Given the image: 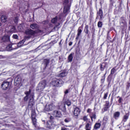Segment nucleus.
I'll return each instance as SVG.
<instances>
[{"instance_id": "ea45409f", "label": "nucleus", "mask_w": 130, "mask_h": 130, "mask_svg": "<svg viewBox=\"0 0 130 130\" xmlns=\"http://www.w3.org/2000/svg\"><path fill=\"white\" fill-rule=\"evenodd\" d=\"M13 38H14V39H18L19 36H18L17 35H14L13 36Z\"/></svg>"}, {"instance_id": "c9c22d12", "label": "nucleus", "mask_w": 130, "mask_h": 130, "mask_svg": "<svg viewBox=\"0 0 130 130\" xmlns=\"http://www.w3.org/2000/svg\"><path fill=\"white\" fill-rule=\"evenodd\" d=\"M82 120L84 121H88V116H84L82 118Z\"/></svg>"}, {"instance_id": "412c9836", "label": "nucleus", "mask_w": 130, "mask_h": 130, "mask_svg": "<svg viewBox=\"0 0 130 130\" xmlns=\"http://www.w3.org/2000/svg\"><path fill=\"white\" fill-rule=\"evenodd\" d=\"M107 65V63L106 62L103 63L102 64H101L100 69L101 71H104V69H105V67Z\"/></svg>"}, {"instance_id": "09e8293b", "label": "nucleus", "mask_w": 130, "mask_h": 130, "mask_svg": "<svg viewBox=\"0 0 130 130\" xmlns=\"http://www.w3.org/2000/svg\"><path fill=\"white\" fill-rule=\"evenodd\" d=\"M122 101V99H121V98H119V99L118 100V103H121Z\"/></svg>"}, {"instance_id": "13d9d810", "label": "nucleus", "mask_w": 130, "mask_h": 130, "mask_svg": "<svg viewBox=\"0 0 130 130\" xmlns=\"http://www.w3.org/2000/svg\"><path fill=\"white\" fill-rule=\"evenodd\" d=\"M49 26H50V27H51V25H49Z\"/></svg>"}, {"instance_id": "f704fd0d", "label": "nucleus", "mask_w": 130, "mask_h": 130, "mask_svg": "<svg viewBox=\"0 0 130 130\" xmlns=\"http://www.w3.org/2000/svg\"><path fill=\"white\" fill-rule=\"evenodd\" d=\"M115 72H116V70L115 69V68H113L111 70V75H113L114 73H115Z\"/></svg>"}, {"instance_id": "c03bdc74", "label": "nucleus", "mask_w": 130, "mask_h": 130, "mask_svg": "<svg viewBox=\"0 0 130 130\" xmlns=\"http://www.w3.org/2000/svg\"><path fill=\"white\" fill-rule=\"evenodd\" d=\"M108 96V93H105L104 96V99H107Z\"/></svg>"}, {"instance_id": "bf43d9fd", "label": "nucleus", "mask_w": 130, "mask_h": 130, "mask_svg": "<svg viewBox=\"0 0 130 130\" xmlns=\"http://www.w3.org/2000/svg\"><path fill=\"white\" fill-rule=\"evenodd\" d=\"M13 49H16V48H14Z\"/></svg>"}, {"instance_id": "b1692460", "label": "nucleus", "mask_w": 130, "mask_h": 130, "mask_svg": "<svg viewBox=\"0 0 130 130\" xmlns=\"http://www.w3.org/2000/svg\"><path fill=\"white\" fill-rule=\"evenodd\" d=\"M61 27V24L59 23H57L55 26L54 27V29L51 31L50 32H54V31H53L54 30V29H55V28H60Z\"/></svg>"}, {"instance_id": "7ed1b4c3", "label": "nucleus", "mask_w": 130, "mask_h": 130, "mask_svg": "<svg viewBox=\"0 0 130 130\" xmlns=\"http://www.w3.org/2000/svg\"><path fill=\"white\" fill-rule=\"evenodd\" d=\"M34 34H32V33L27 34V35L24 37V39L22 40L21 41L19 42L17 44V46H18V47H21V46H22V45H23V44L25 43V40H28L29 38H31V37L33 36Z\"/></svg>"}, {"instance_id": "ddd939ff", "label": "nucleus", "mask_w": 130, "mask_h": 130, "mask_svg": "<svg viewBox=\"0 0 130 130\" xmlns=\"http://www.w3.org/2000/svg\"><path fill=\"white\" fill-rule=\"evenodd\" d=\"M9 33H16V32H17V29H16V27L14 26H9Z\"/></svg>"}, {"instance_id": "4468645a", "label": "nucleus", "mask_w": 130, "mask_h": 130, "mask_svg": "<svg viewBox=\"0 0 130 130\" xmlns=\"http://www.w3.org/2000/svg\"><path fill=\"white\" fill-rule=\"evenodd\" d=\"M53 115L55 117H61V113L59 111H54L53 112Z\"/></svg>"}, {"instance_id": "6e6552de", "label": "nucleus", "mask_w": 130, "mask_h": 130, "mask_svg": "<svg viewBox=\"0 0 130 130\" xmlns=\"http://www.w3.org/2000/svg\"><path fill=\"white\" fill-rule=\"evenodd\" d=\"M56 126V124H54V122L52 121H48L47 123V126L48 128H50V129H52L54 128V127Z\"/></svg>"}, {"instance_id": "20e7f679", "label": "nucleus", "mask_w": 130, "mask_h": 130, "mask_svg": "<svg viewBox=\"0 0 130 130\" xmlns=\"http://www.w3.org/2000/svg\"><path fill=\"white\" fill-rule=\"evenodd\" d=\"M47 85V83H46V81L45 80H43L41 81L38 86L39 90H40L41 91H43L44 89H45V87H46Z\"/></svg>"}, {"instance_id": "4be33fe9", "label": "nucleus", "mask_w": 130, "mask_h": 130, "mask_svg": "<svg viewBox=\"0 0 130 130\" xmlns=\"http://www.w3.org/2000/svg\"><path fill=\"white\" fill-rule=\"evenodd\" d=\"M30 28L31 29H37L39 27L37 24L36 23H34L30 25Z\"/></svg>"}, {"instance_id": "6ab92c4d", "label": "nucleus", "mask_w": 130, "mask_h": 130, "mask_svg": "<svg viewBox=\"0 0 130 130\" xmlns=\"http://www.w3.org/2000/svg\"><path fill=\"white\" fill-rule=\"evenodd\" d=\"M74 54H75V53H71L69 56H68V60L69 62H72L73 61V55H74Z\"/></svg>"}, {"instance_id": "a19ab883", "label": "nucleus", "mask_w": 130, "mask_h": 130, "mask_svg": "<svg viewBox=\"0 0 130 130\" xmlns=\"http://www.w3.org/2000/svg\"><path fill=\"white\" fill-rule=\"evenodd\" d=\"M7 49H8V50L9 51H11V50H13V48L10 45V46H7Z\"/></svg>"}, {"instance_id": "4d7b16f0", "label": "nucleus", "mask_w": 130, "mask_h": 130, "mask_svg": "<svg viewBox=\"0 0 130 130\" xmlns=\"http://www.w3.org/2000/svg\"><path fill=\"white\" fill-rule=\"evenodd\" d=\"M86 130H91V129H85Z\"/></svg>"}, {"instance_id": "7c9ffc66", "label": "nucleus", "mask_w": 130, "mask_h": 130, "mask_svg": "<svg viewBox=\"0 0 130 130\" xmlns=\"http://www.w3.org/2000/svg\"><path fill=\"white\" fill-rule=\"evenodd\" d=\"M88 28H89V26L88 25H85L84 27V33H88Z\"/></svg>"}, {"instance_id": "3c124183", "label": "nucleus", "mask_w": 130, "mask_h": 130, "mask_svg": "<svg viewBox=\"0 0 130 130\" xmlns=\"http://www.w3.org/2000/svg\"><path fill=\"white\" fill-rule=\"evenodd\" d=\"M69 46H72L73 45V42H70L69 43Z\"/></svg>"}, {"instance_id": "de8ad7c7", "label": "nucleus", "mask_w": 130, "mask_h": 130, "mask_svg": "<svg viewBox=\"0 0 130 130\" xmlns=\"http://www.w3.org/2000/svg\"><path fill=\"white\" fill-rule=\"evenodd\" d=\"M104 120L105 121H108V118L107 117H105L104 118Z\"/></svg>"}, {"instance_id": "a878e982", "label": "nucleus", "mask_w": 130, "mask_h": 130, "mask_svg": "<svg viewBox=\"0 0 130 130\" xmlns=\"http://www.w3.org/2000/svg\"><path fill=\"white\" fill-rule=\"evenodd\" d=\"M44 63L46 64V67L49 63V59H45L44 60Z\"/></svg>"}, {"instance_id": "37998d69", "label": "nucleus", "mask_w": 130, "mask_h": 130, "mask_svg": "<svg viewBox=\"0 0 130 130\" xmlns=\"http://www.w3.org/2000/svg\"><path fill=\"white\" fill-rule=\"evenodd\" d=\"M48 20L44 21L42 22V24H44V25H47L48 24Z\"/></svg>"}, {"instance_id": "58836bf2", "label": "nucleus", "mask_w": 130, "mask_h": 130, "mask_svg": "<svg viewBox=\"0 0 130 130\" xmlns=\"http://www.w3.org/2000/svg\"><path fill=\"white\" fill-rule=\"evenodd\" d=\"M64 121L65 122H66L67 123H68L70 122V121H71V119H70V118H66V119H65L64 120Z\"/></svg>"}, {"instance_id": "2f4dec72", "label": "nucleus", "mask_w": 130, "mask_h": 130, "mask_svg": "<svg viewBox=\"0 0 130 130\" xmlns=\"http://www.w3.org/2000/svg\"><path fill=\"white\" fill-rule=\"evenodd\" d=\"M18 21H19V17L17 16L14 19V22L15 24H18Z\"/></svg>"}, {"instance_id": "f03ea898", "label": "nucleus", "mask_w": 130, "mask_h": 130, "mask_svg": "<svg viewBox=\"0 0 130 130\" xmlns=\"http://www.w3.org/2000/svg\"><path fill=\"white\" fill-rule=\"evenodd\" d=\"M63 81L58 78H54L51 82V85L53 87H61Z\"/></svg>"}, {"instance_id": "39448f33", "label": "nucleus", "mask_w": 130, "mask_h": 130, "mask_svg": "<svg viewBox=\"0 0 130 130\" xmlns=\"http://www.w3.org/2000/svg\"><path fill=\"white\" fill-rule=\"evenodd\" d=\"M54 108H55V106L53 105V104L51 103L46 105L45 110V111H51L53 110Z\"/></svg>"}, {"instance_id": "cd10ccee", "label": "nucleus", "mask_w": 130, "mask_h": 130, "mask_svg": "<svg viewBox=\"0 0 130 130\" xmlns=\"http://www.w3.org/2000/svg\"><path fill=\"white\" fill-rule=\"evenodd\" d=\"M25 33H34V31L31 28H28L26 30Z\"/></svg>"}, {"instance_id": "393cba45", "label": "nucleus", "mask_w": 130, "mask_h": 130, "mask_svg": "<svg viewBox=\"0 0 130 130\" xmlns=\"http://www.w3.org/2000/svg\"><path fill=\"white\" fill-rule=\"evenodd\" d=\"M67 75L68 73H67L66 72H63L59 75V77H61V78H62L63 77H66V76H67Z\"/></svg>"}, {"instance_id": "dca6fc26", "label": "nucleus", "mask_w": 130, "mask_h": 130, "mask_svg": "<svg viewBox=\"0 0 130 130\" xmlns=\"http://www.w3.org/2000/svg\"><path fill=\"white\" fill-rule=\"evenodd\" d=\"M119 116H120V112H116L114 113L113 117L115 119H118V118H119Z\"/></svg>"}, {"instance_id": "864d4df0", "label": "nucleus", "mask_w": 130, "mask_h": 130, "mask_svg": "<svg viewBox=\"0 0 130 130\" xmlns=\"http://www.w3.org/2000/svg\"><path fill=\"white\" fill-rule=\"evenodd\" d=\"M59 45H60V44H61V41H60V42L59 43Z\"/></svg>"}, {"instance_id": "c756f323", "label": "nucleus", "mask_w": 130, "mask_h": 130, "mask_svg": "<svg viewBox=\"0 0 130 130\" xmlns=\"http://www.w3.org/2000/svg\"><path fill=\"white\" fill-rule=\"evenodd\" d=\"M83 31V25H82L79 28H78V33H82Z\"/></svg>"}, {"instance_id": "5fc2aeb1", "label": "nucleus", "mask_w": 130, "mask_h": 130, "mask_svg": "<svg viewBox=\"0 0 130 130\" xmlns=\"http://www.w3.org/2000/svg\"><path fill=\"white\" fill-rule=\"evenodd\" d=\"M128 30H129V32H130V26H129Z\"/></svg>"}, {"instance_id": "9b49d317", "label": "nucleus", "mask_w": 130, "mask_h": 130, "mask_svg": "<svg viewBox=\"0 0 130 130\" xmlns=\"http://www.w3.org/2000/svg\"><path fill=\"white\" fill-rule=\"evenodd\" d=\"M120 24L121 27H123V28H126V21H125V20H124L123 18H122L121 19Z\"/></svg>"}, {"instance_id": "e433bc0d", "label": "nucleus", "mask_w": 130, "mask_h": 130, "mask_svg": "<svg viewBox=\"0 0 130 130\" xmlns=\"http://www.w3.org/2000/svg\"><path fill=\"white\" fill-rule=\"evenodd\" d=\"M90 118L91 120H93V119H96V114H93L92 116H90Z\"/></svg>"}, {"instance_id": "052dcab7", "label": "nucleus", "mask_w": 130, "mask_h": 130, "mask_svg": "<svg viewBox=\"0 0 130 130\" xmlns=\"http://www.w3.org/2000/svg\"><path fill=\"white\" fill-rule=\"evenodd\" d=\"M78 35H80V34H78Z\"/></svg>"}, {"instance_id": "2eb2a0df", "label": "nucleus", "mask_w": 130, "mask_h": 130, "mask_svg": "<svg viewBox=\"0 0 130 130\" xmlns=\"http://www.w3.org/2000/svg\"><path fill=\"white\" fill-rule=\"evenodd\" d=\"M110 108V105H109V102L106 101V104L105 105V107L104 108L105 111H107V110H108V109H109Z\"/></svg>"}, {"instance_id": "0eeeda50", "label": "nucleus", "mask_w": 130, "mask_h": 130, "mask_svg": "<svg viewBox=\"0 0 130 130\" xmlns=\"http://www.w3.org/2000/svg\"><path fill=\"white\" fill-rule=\"evenodd\" d=\"M1 86L3 90H8V89H9V87H10V82L4 81Z\"/></svg>"}, {"instance_id": "c85d7f7f", "label": "nucleus", "mask_w": 130, "mask_h": 130, "mask_svg": "<svg viewBox=\"0 0 130 130\" xmlns=\"http://www.w3.org/2000/svg\"><path fill=\"white\" fill-rule=\"evenodd\" d=\"M103 25V23L101 21H99L98 23V27L99 28H102V26Z\"/></svg>"}, {"instance_id": "5701e85b", "label": "nucleus", "mask_w": 130, "mask_h": 130, "mask_svg": "<svg viewBox=\"0 0 130 130\" xmlns=\"http://www.w3.org/2000/svg\"><path fill=\"white\" fill-rule=\"evenodd\" d=\"M100 126H101V124H100V123H96L94 126V129H98V128H100Z\"/></svg>"}, {"instance_id": "680f3d73", "label": "nucleus", "mask_w": 130, "mask_h": 130, "mask_svg": "<svg viewBox=\"0 0 130 130\" xmlns=\"http://www.w3.org/2000/svg\"><path fill=\"white\" fill-rule=\"evenodd\" d=\"M19 10H21V8H19Z\"/></svg>"}, {"instance_id": "1a4fd4ad", "label": "nucleus", "mask_w": 130, "mask_h": 130, "mask_svg": "<svg viewBox=\"0 0 130 130\" xmlns=\"http://www.w3.org/2000/svg\"><path fill=\"white\" fill-rule=\"evenodd\" d=\"M73 113L74 116L78 117L80 115V113H81V110L79 108L76 107L74 109Z\"/></svg>"}, {"instance_id": "473e14b6", "label": "nucleus", "mask_w": 130, "mask_h": 130, "mask_svg": "<svg viewBox=\"0 0 130 130\" xmlns=\"http://www.w3.org/2000/svg\"><path fill=\"white\" fill-rule=\"evenodd\" d=\"M64 108H66V105L63 103L61 104V106L59 107V109H64Z\"/></svg>"}, {"instance_id": "72a5a7b5", "label": "nucleus", "mask_w": 130, "mask_h": 130, "mask_svg": "<svg viewBox=\"0 0 130 130\" xmlns=\"http://www.w3.org/2000/svg\"><path fill=\"white\" fill-rule=\"evenodd\" d=\"M85 129H91V125H90L89 123L86 124Z\"/></svg>"}, {"instance_id": "f8f14e48", "label": "nucleus", "mask_w": 130, "mask_h": 130, "mask_svg": "<svg viewBox=\"0 0 130 130\" xmlns=\"http://www.w3.org/2000/svg\"><path fill=\"white\" fill-rule=\"evenodd\" d=\"M2 41L9 42L10 41V35H5L2 38Z\"/></svg>"}, {"instance_id": "8fccbe9b", "label": "nucleus", "mask_w": 130, "mask_h": 130, "mask_svg": "<svg viewBox=\"0 0 130 130\" xmlns=\"http://www.w3.org/2000/svg\"><path fill=\"white\" fill-rule=\"evenodd\" d=\"M91 111H92L91 109H88L87 111V113H90V112H91Z\"/></svg>"}, {"instance_id": "bb28decb", "label": "nucleus", "mask_w": 130, "mask_h": 130, "mask_svg": "<svg viewBox=\"0 0 130 130\" xmlns=\"http://www.w3.org/2000/svg\"><path fill=\"white\" fill-rule=\"evenodd\" d=\"M51 22L53 23V24H55V22H57V17H55V18H53L51 20Z\"/></svg>"}, {"instance_id": "6e6d98bb", "label": "nucleus", "mask_w": 130, "mask_h": 130, "mask_svg": "<svg viewBox=\"0 0 130 130\" xmlns=\"http://www.w3.org/2000/svg\"><path fill=\"white\" fill-rule=\"evenodd\" d=\"M2 26V23L0 22V27Z\"/></svg>"}, {"instance_id": "9d476101", "label": "nucleus", "mask_w": 130, "mask_h": 130, "mask_svg": "<svg viewBox=\"0 0 130 130\" xmlns=\"http://www.w3.org/2000/svg\"><path fill=\"white\" fill-rule=\"evenodd\" d=\"M97 17H100V21H102V19H103V11H102V9H100L97 13Z\"/></svg>"}, {"instance_id": "423d86ee", "label": "nucleus", "mask_w": 130, "mask_h": 130, "mask_svg": "<svg viewBox=\"0 0 130 130\" xmlns=\"http://www.w3.org/2000/svg\"><path fill=\"white\" fill-rule=\"evenodd\" d=\"M64 10L63 13L66 14V13H68L69 11H70V7L69 6V0H64Z\"/></svg>"}, {"instance_id": "4c0bfd02", "label": "nucleus", "mask_w": 130, "mask_h": 130, "mask_svg": "<svg viewBox=\"0 0 130 130\" xmlns=\"http://www.w3.org/2000/svg\"><path fill=\"white\" fill-rule=\"evenodd\" d=\"M31 118H36V113L35 112L31 113Z\"/></svg>"}, {"instance_id": "aec40b11", "label": "nucleus", "mask_w": 130, "mask_h": 130, "mask_svg": "<svg viewBox=\"0 0 130 130\" xmlns=\"http://www.w3.org/2000/svg\"><path fill=\"white\" fill-rule=\"evenodd\" d=\"M31 119L33 125L36 127V125H37V119L36 118H32Z\"/></svg>"}, {"instance_id": "49530a36", "label": "nucleus", "mask_w": 130, "mask_h": 130, "mask_svg": "<svg viewBox=\"0 0 130 130\" xmlns=\"http://www.w3.org/2000/svg\"><path fill=\"white\" fill-rule=\"evenodd\" d=\"M61 130H70L68 128H66L65 127H63L61 128Z\"/></svg>"}, {"instance_id": "a211bd4d", "label": "nucleus", "mask_w": 130, "mask_h": 130, "mask_svg": "<svg viewBox=\"0 0 130 130\" xmlns=\"http://www.w3.org/2000/svg\"><path fill=\"white\" fill-rule=\"evenodd\" d=\"M7 19H8V18L5 15H2L1 18V21L3 23H6V22H7Z\"/></svg>"}, {"instance_id": "79ce46f5", "label": "nucleus", "mask_w": 130, "mask_h": 130, "mask_svg": "<svg viewBox=\"0 0 130 130\" xmlns=\"http://www.w3.org/2000/svg\"><path fill=\"white\" fill-rule=\"evenodd\" d=\"M129 87H130V83L129 82H128L126 83V89L127 90H128L129 89Z\"/></svg>"}, {"instance_id": "a18cd8bd", "label": "nucleus", "mask_w": 130, "mask_h": 130, "mask_svg": "<svg viewBox=\"0 0 130 130\" xmlns=\"http://www.w3.org/2000/svg\"><path fill=\"white\" fill-rule=\"evenodd\" d=\"M66 104L68 105V106H71V101H66Z\"/></svg>"}, {"instance_id": "603ef678", "label": "nucleus", "mask_w": 130, "mask_h": 130, "mask_svg": "<svg viewBox=\"0 0 130 130\" xmlns=\"http://www.w3.org/2000/svg\"><path fill=\"white\" fill-rule=\"evenodd\" d=\"M65 94H68L69 93V90H66L64 92Z\"/></svg>"}, {"instance_id": "f3484780", "label": "nucleus", "mask_w": 130, "mask_h": 130, "mask_svg": "<svg viewBox=\"0 0 130 130\" xmlns=\"http://www.w3.org/2000/svg\"><path fill=\"white\" fill-rule=\"evenodd\" d=\"M129 116V115L128 114H126L125 115H124L122 119V121L123 122H125L127 121V119H128V117Z\"/></svg>"}, {"instance_id": "f257e3e1", "label": "nucleus", "mask_w": 130, "mask_h": 130, "mask_svg": "<svg viewBox=\"0 0 130 130\" xmlns=\"http://www.w3.org/2000/svg\"><path fill=\"white\" fill-rule=\"evenodd\" d=\"M26 96L24 97V101H28L29 98V102L28 103V106H33L34 105V93H31V89L28 91L25 92Z\"/></svg>"}]
</instances>
